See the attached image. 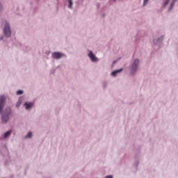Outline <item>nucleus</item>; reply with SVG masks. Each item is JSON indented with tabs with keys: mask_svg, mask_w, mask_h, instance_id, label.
<instances>
[{
	"mask_svg": "<svg viewBox=\"0 0 178 178\" xmlns=\"http://www.w3.org/2000/svg\"><path fill=\"white\" fill-rule=\"evenodd\" d=\"M5 96L1 95L0 97V113L1 115L2 123H6L9 120V115H10V107H6L3 112H2V109H3V106L5 105Z\"/></svg>",
	"mask_w": 178,
	"mask_h": 178,
	"instance_id": "obj_1",
	"label": "nucleus"
},
{
	"mask_svg": "<svg viewBox=\"0 0 178 178\" xmlns=\"http://www.w3.org/2000/svg\"><path fill=\"white\" fill-rule=\"evenodd\" d=\"M3 31L6 37H10V35H12V32L10 31V26H9V24L6 23Z\"/></svg>",
	"mask_w": 178,
	"mask_h": 178,
	"instance_id": "obj_2",
	"label": "nucleus"
},
{
	"mask_svg": "<svg viewBox=\"0 0 178 178\" xmlns=\"http://www.w3.org/2000/svg\"><path fill=\"white\" fill-rule=\"evenodd\" d=\"M138 63H140V60L138 59H136L131 66V73L134 72H137L138 69Z\"/></svg>",
	"mask_w": 178,
	"mask_h": 178,
	"instance_id": "obj_3",
	"label": "nucleus"
},
{
	"mask_svg": "<svg viewBox=\"0 0 178 178\" xmlns=\"http://www.w3.org/2000/svg\"><path fill=\"white\" fill-rule=\"evenodd\" d=\"M62 56H63V54H62L60 52H54L52 54V57L54 59H60V58H62Z\"/></svg>",
	"mask_w": 178,
	"mask_h": 178,
	"instance_id": "obj_4",
	"label": "nucleus"
},
{
	"mask_svg": "<svg viewBox=\"0 0 178 178\" xmlns=\"http://www.w3.org/2000/svg\"><path fill=\"white\" fill-rule=\"evenodd\" d=\"M88 56L91 59L92 62H98V58L97 57H95V55H94V54H92V51H90Z\"/></svg>",
	"mask_w": 178,
	"mask_h": 178,
	"instance_id": "obj_5",
	"label": "nucleus"
},
{
	"mask_svg": "<svg viewBox=\"0 0 178 178\" xmlns=\"http://www.w3.org/2000/svg\"><path fill=\"white\" fill-rule=\"evenodd\" d=\"M26 109H31L33 108V103H25Z\"/></svg>",
	"mask_w": 178,
	"mask_h": 178,
	"instance_id": "obj_6",
	"label": "nucleus"
},
{
	"mask_svg": "<svg viewBox=\"0 0 178 178\" xmlns=\"http://www.w3.org/2000/svg\"><path fill=\"white\" fill-rule=\"evenodd\" d=\"M123 70V68H121L120 70H117L114 72H112V76H116V74H118V73H120V72H122Z\"/></svg>",
	"mask_w": 178,
	"mask_h": 178,
	"instance_id": "obj_7",
	"label": "nucleus"
},
{
	"mask_svg": "<svg viewBox=\"0 0 178 178\" xmlns=\"http://www.w3.org/2000/svg\"><path fill=\"white\" fill-rule=\"evenodd\" d=\"M177 2V0H172V2L171 3L170 7L169 8V10L170 11L172 9H173V7L175 6V3Z\"/></svg>",
	"mask_w": 178,
	"mask_h": 178,
	"instance_id": "obj_8",
	"label": "nucleus"
},
{
	"mask_svg": "<svg viewBox=\"0 0 178 178\" xmlns=\"http://www.w3.org/2000/svg\"><path fill=\"white\" fill-rule=\"evenodd\" d=\"M10 133H12V131H8L4 134V138H6V137H9L10 136Z\"/></svg>",
	"mask_w": 178,
	"mask_h": 178,
	"instance_id": "obj_9",
	"label": "nucleus"
},
{
	"mask_svg": "<svg viewBox=\"0 0 178 178\" xmlns=\"http://www.w3.org/2000/svg\"><path fill=\"white\" fill-rule=\"evenodd\" d=\"M68 1H69V3H70L68 8H73V1L72 0H68Z\"/></svg>",
	"mask_w": 178,
	"mask_h": 178,
	"instance_id": "obj_10",
	"label": "nucleus"
},
{
	"mask_svg": "<svg viewBox=\"0 0 178 178\" xmlns=\"http://www.w3.org/2000/svg\"><path fill=\"white\" fill-rule=\"evenodd\" d=\"M33 136V133L29 132L28 134L26 136V138H30Z\"/></svg>",
	"mask_w": 178,
	"mask_h": 178,
	"instance_id": "obj_11",
	"label": "nucleus"
},
{
	"mask_svg": "<svg viewBox=\"0 0 178 178\" xmlns=\"http://www.w3.org/2000/svg\"><path fill=\"white\" fill-rule=\"evenodd\" d=\"M169 2H170V0H167L166 1H165V3H163L164 8L165 6H168V5L169 4Z\"/></svg>",
	"mask_w": 178,
	"mask_h": 178,
	"instance_id": "obj_12",
	"label": "nucleus"
},
{
	"mask_svg": "<svg viewBox=\"0 0 178 178\" xmlns=\"http://www.w3.org/2000/svg\"><path fill=\"white\" fill-rule=\"evenodd\" d=\"M23 94V90H17V95H22Z\"/></svg>",
	"mask_w": 178,
	"mask_h": 178,
	"instance_id": "obj_13",
	"label": "nucleus"
},
{
	"mask_svg": "<svg viewBox=\"0 0 178 178\" xmlns=\"http://www.w3.org/2000/svg\"><path fill=\"white\" fill-rule=\"evenodd\" d=\"M22 104V100H19L18 102L17 103V108H19V106H20V105Z\"/></svg>",
	"mask_w": 178,
	"mask_h": 178,
	"instance_id": "obj_14",
	"label": "nucleus"
},
{
	"mask_svg": "<svg viewBox=\"0 0 178 178\" xmlns=\"http://www.w3.org/2000/svg\"><path fill=\"white\" fill-rule=\"evenodd\" d=\"M148 1L149 0H144V1H143L144 6H145V5H147V3H148Z\"/></svg>",
	"mask_w": 178,
	"mask_h": 178,
	"instance_id": "obj_15",
	"label": "nucleus"
},
{
	"mask_svg": "<svg viewBox=\"0 0 178 178\" xmlns=\"http://www.w3.org/2000/svg\"><path fill=\"white\" fill-rule=\"evenodd\" d=\"M106 178H113V177L112 175H108L106 177Z\"/></svg>",
	"mask_w": 178,
	"mask_h": 178,
	"instance_id": "obj_16",
	"label": "nucleus"
},
{
	"mask_svg": "<svg viewBox=\"0 0 178 178\" xmlns=\"http://www.w3.org/2000/svg\"><path fill=\"white\" fill-rule=\"evenodd\" d=\"M153 42H154V44H157V42H156V40H153Z\"/></svg>",
	"mask_w": 178,
	"mask_h": 178,
	"instance_id": "obj_17",
	"label": "nucleus"
},
{
	"mask_svg": "<svg viewBox=\"0 0 178 178\" xmlns=\"http://www.w3.org/2000/svg\"><path fill=\"white\" fill-rule=\"evenodd\" d=\"M2 8V4H1V3H0V9H1Z\"/></svg>",
	"mask_w": 178,
	"mask_h": 178,
	"instance_id": "obj_18",
	"label": "nucleus"
},
{
	"mask_svg": "<svg viewBox=\"0 0 178 178\" xmlns=\"http://www.w3.org/2000/svg\"><path fill=\"white\" fill-rule=\"evenodd\" d=\"M113 63H116V61H114Z\"/></svg>",
	"mask_w": 178,
	"mask_h": 178,
	"instance_id": "obj_19",
	"label": "nucleus"
}]
</instances>
